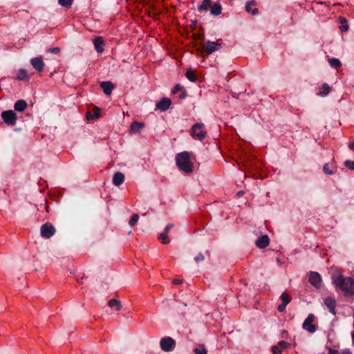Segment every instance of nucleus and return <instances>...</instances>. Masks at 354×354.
Returning <instances> with one entry per match:
<instances>
[{
	"mask_svg": "<svg viewBox=\"0 0 354 354\" xmlns=\"http://www.w3.org/2000/svg\"><path fill=\"white\" fill-rule=\"evenodd\" d=\"M342 354H352L351 352L350 351V350L348 349H346V350H344L343 352L342 353Z\"/></svg>",
	"mask_w": 354,
	"mask_h": 354,
	"instance_id": "09e8293b",
	"label": "nucleus"
},
{
	"mask_svg": "<svg viewBox=\"0 0 354 354\" xmlns=\"http://www.w3.org/2000/svg\"><path fill=\"white\" fill-rule=\"evenodd\" d=\"M108 305L111 308L115 307L117 311H120L121 310V308H122V306H121L120 301L119 300H117V299H111L109 301Z\"/></svg>",
	"mask_w": 354,
	"mask_h": 354,
	"instance_id": "5701e85b",
	"label": "nucleus"
},
{
	"mask_svg": "<svg viewBox=\"0 0 354 354\" xmlns=\"http://www.w3.org/2000/svg\"><path fill=\"white\" fill-rule=\"evenodd\" d=\"M222 6L219 3H215L210 7V13L212 15L218 16L221 13Z\"/></svg>",
	"mask_w": 354,
	"mask_h": 354,
	"instance_id": "aec40b11",
	"label": "nucleus"
},
{
	"mask_svg": "<svg viewBox=\"0 0 354 354\" xmlns=\"http://www.w3.org/2000/svg\"><path fill=\"white\" fill-rule=\"evenodd\" d=\"M330 88L328 84L324 83L322 86V91L319 92L320 95H326L329 93Z\"/></svg>",
	"mask_w": 354,
	"mask_h": 354,
	"instance_id": "c85d7f7f",
	"label": "nucleus"
},
{
	"mask_svg": "<svg viewBox=\"0 0 354 354\" xmlns=\"http://www.w3.org/2000/svg\"><path fill=\"white\" fill-rule=\"evenodd\" d=\"M159 239L163 244H167L169 243V239L167 237V234L162 232L159 236Z\"/></svg>",
	"mask_w": 354,
	"mask_h": 354,
	"instance_id": "72a5a7b5",
	"label": "nucleus"
},
{
	"mask_svg": "<svg viewBox=\"0 0 354 354\" xmlns=\"http://www.w3.org/2000/svg\"><path fill=\"white\" fill-rule=\"evenodd\" d=\"M174 226L173 224H169L167 225L165 228V230H164V232L166 233V234H168L169 230L171 229V227Z\"/></svg>",
	"mask_w": 354,
	"mask_h": 354,
	"instance_id": "37998d69",
	"label": "nucleus"
},
{
	"mask_svg": "<svg viewBox=\"0 0 354 354\" xmlns=\"http://www.w3.org/2000/svg\"><path fill=\"white\" fill-rule=\"evenodd\" d=\"M222 48V44L216 41H207L201 44L200 48H198V50L205 53L209 55L212 54L214 52L220 50Z\"/></svg>",
	"mask_w": 354,
	"mask_h": 354,
	"instance_id": "7ed1b4c3",
	"label": "nucleus"
},
{
	"mask_svg": "<svg viewBox=\"0 0 354 354\" xmlns=\"http://www.w3.org/2000/svg\"><path fill=\"white\" fill-rule=\"evenodd\" d=\"M286 306H287L286 304H284L281 303L277 307L278 311L280 312V313L283 312L286 310Z\"/></svg>",
	"mask_w": 354,
	"mask_h": 354,
	"instance_id": "a19ab883",
	"label": "nucleus"
},
{
	"mask_svg": "<svg viewBox=\"0 0 354 354\" xmlns=\"http://www.w3.org/2000/svg\"><path fill=\"white\" fill-rule=\"evenodd\" d=\"M270 243V238L267 234H263L255 241V245L259 249L266 248Z\"/></svg>",
	"mask_w": 354,
	"mask_h": 354,
	"instance_id": "9d476101",
	"label": "nucleus"
},
{
	"mask_svg": "<svg viewBox=\"0 0 354 354\" xmlns=\"http://www.w3.org/2000/svg\"><path fill=\"white\" fill-rule=\"evenodd\" d=\"M100 87L103 89L104 93L109 95L111 93L114 86L111 82L104 81L100 83Z\"/></svg>",
	"mask_w": 354,
	"mask_h": 354,
	"instance_id": "f3484780",
	"label": "nucleus"
},
{
	"mask_svg": "<svg viewBox=\"0 0 354 354\" xmlns=\"http://www.w3.org/2000/svg\"><path fill=\"white\" fill-rule=\"evenodd\" d=\"M339 23L341 24V26L339 27L341 30L344 32L347 31L348 30V25L347 24V20L346 19V18L340 17L339 18Z\"/></svg>",
	"mask_w": 354,
	"mask_h": 354,
	"instance_id": "a878e982",
	"label": "nucleus"
},
{
	"mask_svg": "<svg viewBox=\"0 0 354 354\" xmlns=\"http://www.w3.org/2000/svg\"><path fill=\"white\" fill-rule=\"evenodd\" d=\"M161 349L165 352H170L176 347V341L171 337H164L160 341Z\"/></svg>",
	"mask_w": 354,
	"mask_h": 354,
	"instance_id": "423d86ee",
	"label": "nucleus"
},
{
	"mask_svg": "<svg viewBox=\"0 0 354 354\" xmlns=\"http://www.w3.org/2000/svg\"><path fill=\"white\" fill-rule=\"evenodd\" d=\"M186 77L192 82H195L197 80V77L192 69H189L185 73Z\"/></svg>",
	"mask_w": 354,
	"mask_h": 354,
	"instance_id": "b1692460",
	"label": "nucleus"
},
{
	"mask_svg": "<svg viewBox=\"0 0 354 354\" xmlns=\"http://www.w3.org/2000/svg\"><path fill=\"white\" fill-rule=\"evenodd\" d=\"M271 351L273 354H281L282 351V350L279 348V346L277 344L273 345L271 347Z\"/></svg>",
	"mask_w": 354,
	"mask_h": 354,
	"instance_id": "c9c22d12",
	"label": "nucleus"
},
{
	"mask_svg": "<svg viewBox=\"0 0 354 354\" xmlns=\"http://www.w3.org/2000/svg\"><path fill=\"white\" fill-rule=\"evenodd\" d=\"M30 63L32 67L39 72L42 71L45 66V64L43 62L41 57H37L31 59Z\"/></svg>",
	"mask_w": 354,
	"mask_h": 354,
	"instance_id": "9b49d317",
	"label": "nucleus"
},
{
	"mask_svg": "<svg viewBox=\"0 0 354 354\" xmlns=\"http://www.w3.org/2000/svg\"><path fill=\"white\" fill-rule=\"evenodd\" d=\"M280 299L282 301V304H286V305H288L290 303V297L286 292H283V293H282L281 295Z\"/></svg>",
	"mask_w": 354,
	"mask_h": 354,
	"instance_id": "7c9ffc66",
	"label": "nucleus"
},
{
	"mask_svg": "<svg viewBox=\"0 0 354 354\" xmlns=\"http://www.w3.org/2000/svg\"><path fill=\"white\" fill-rule=\"evenodd\" d=\"M314 319V315L312 313L309 314L302 324L303 328L309 333H315L316 331V326L312 324Z\"/></svg>",
	"mask_w": 354,
	"mask_h": 354,
	"instance_id": "1a4fd4ad",
	"label": "nucleus"
},
{
	"mask_svg": "<svg viewBox=\"0 0 354 354\" xmlns=\"http://www.w3.org/2000/svg\"><path fill=\"white\" fill-rule=\"evenodd\" d=\"M186 95H187L186 92L184 91L182 93L180 94L179 98L180 99H185Z\"/></svg>",
	"mask_w": 354,
	"mask_h": 354,
	"instance_id": "a18cd8bd",
	"label": "nucleus"
},
{
	"mask_svg": "<svg viewBox=\"0 0 354 354\" xmlns=\"http://www.w3.org/2000/svg\"><path fill=\"white\" fill-rule=\"evenodd\" d=\"M323 171L326 174L328 175H332L334 174V171L333 170V166L329 163H326L324 165Z\"/></svg>",
	"mask_w": 354,
	"mask_h": 354,
	"instance_id": "bb28decb",
	"label": "nucleus"
},
{
	"mask_svg": "<svg viewBox=\"0 0 354 354\" xmlns=\"http://www.w3.org/2000/svg\"><path fill=\"white\" fill-rule=\"evenodd\" d=\"M176 163L180 171L187 174L193 171L194 165L190 160L189 153L187 151L177 153L176 156Z\"/></svg>",
	"mask_w": 354,
	"mask_h": 354,
	"instance_id": "f03ea898",
	"label": "nucleus"
},
{
	"mask_svg": "<svg viewBox=\"0 0 354 354\" xmlns=\"http://www.w3.org/2000/svg\"><path fill=\"white\" fill-rule=\"evenodd\" d=\"M194 354H207V350L204 344H200L198 347L194 350Z\"/></svg>",
	"mask_w": 354,
	"mask_h": 354,
	"instance_id": "cd10ccee",
	"label": "nucleus"
},
{
	"mask_svg": "<svg viewBox=\"0 0 354 354\" xmlns=\"http://www.w3.org/2000/svg\"><path fill=\"white\" fill-rule=\"evenodd\" d=\"M58 3L64 7L70 8L72 5L73 0H58Z\"/></svg>",
	"mask_w": 354,
	"mask_h": 354,
	"instance_id": "473e14b6",
	"label": "nucleus"
},
{
	"mask_svg": "<svg viewBox=\"0 0 354 354\" xmlns=\"http://www.w3.org/2000/svg\"><path fill=\"white\" fill-rule=\"evenodd\" d=\"M171 104V101L167 97H163L160 102L156 103V106L158 109L165 111Z\"/></svg>",
	"mask_w": 354,
	"mask_h": 354,
	"instance_id": "f8f14e48",
	"label": "nucleus"
},
{
	"mask_svg": "<svg viewBox=\"0 0 354 354\" xmlns=\"http://www.w3.org/2000/svg\"><path fill=\"white\" fill-rule=\"evenodd\" d=\"M255 2L254 1H248L245 4V10L248 12H251L252 15H255L259 12L258 8H252V6L254 5Z\"/></svg>",
	"mask_w": 354,
	"mask_h": 354,
	"instance_id": "4be33fe9",
	"label": "nucleus"
},
{
	"mask_svg": "<svg viewBox=\"0 0 354 354\" xmlns=\"http://www.w3.org/2000/svg\"><path fill=\"white\" fill-rule=\"evenodd\" d=\"M1 117L3 122L8 126H15L17 123V115L15 111H3L1 113Z\"/></svg>",
	"mask_w": 354,
	"mask_h": 354,
	"instance_id": "39448f33",
	"label": "nucleus"
},
{
	"mask_svg": "<svg viewBox=\"0 0 354 354\" xmlns=\"http://www.w3.org/2000/svg\"><path fill=\"white\" fill-rule=\"evenodd\" d=\"M333 283L336 288L341 290L345 297L354 295V279L350 277H344L341 272H336L332 276Z\"/></svg>",
	"mask_w": 354,
	"mask_h": 354,
	"instance_id": "f257e3e1",
	"label": "nucleus"
},
{
	"mask_svg": "<svg viewBox=\"0 0 354 354\" xmlns=\"http://www.w3.org/2000/svg\"><path fill=\"white\" fill-rule=\"evenodd\" d=\"M344 166L351 170H354V161L347 160L344 162Z\"/></svg>",
	"mask_w": 354,
	"mask_h": 354,
	"instance_id": "f704fd0d",
	"label": "nucleus"
},
{
	"mask_svg": "<svg viewBox=\"0 0 354 354\" xmlns=\"http://www.w3.org/2000/svg\"><path fill=\"white\" fill-rule=\"evenodd\" d=\"M308 281L315 288H319L322 281L321 275L317 272L310 271L308 274Z\"/></svg>",
	"mask_w": 354,
	"mask_h": 354,
	"instance_id": "6e6552de",
	"label": "nucleus"
},
{
	"mask_svg": "<svg viewBox=\"0 0 354 354\" xmlns=\"http://www.w3.org/2000/svg\"><path fill=\"white\" fill-rule=\"evenodd\" d=\"M182 282H183V281H182V280H180V279H174V280H173V283H174V284H180V283H181Z\"/></svg>",
	"mask_w": 354,
	"mask_h": 354,
	"instance_id": "49530a36",
	"label": "nucleus"
},
{
	"mask_svg": "<svg viewBox=\"0 0 354 354\" xmlns=\"http://www.w3.org/2000/svg\"><path fill=\"white\" fill-rule=\"evenodd\" d=\"M28 106V104L24 100H19L14 104V109L16 111L23 112Z\"/></svg>",
	"mask_w": 354,
	"mask_h": 354,
	"instance_id": "a211bd4d",
	"label": "nucleus"
},
{
	"mask_svg": "<svg viewBox=\"0 0 354 354\" xmlns=\"http://www.w3.org/2000/svg\"><path fill=\"white\" fill-rule=\"evenodd\" d=\"M277 345L279 346V348L281 350H283V349L286 348L290 345V344L282 340V341L279 342Z\"/></svg>",
	"mask_w": 354,
	"mask_h": 354,
	"instance_id": "e433bc0d",
	"label": "nucleus"
},
{
	"mask_svg": "<svg viewBox=\"0 0 354 354\" xmlns=\"http://www.w3.org/2000/svg\"><path fill=\"white\" fill-rule=\"evenodd\" d=\"M124 181V175L121 172H117L113 177V184L115 186H120Z\"/></svg>",
	"mask_w": 354,
	"mask_h": 354,
	"instance_id": "6ab92c4d",
	"label": "nucleus"
},
{
	"mask_svg": "<svg viewBox=\"0 0 354 354\" xmlns=\"http://www.w3.org/2000/svg\"><path fill=\"white\" fill-rule=\"evenodd\" d=\"M55 228L50 223H45L41 225L40 229L41 236L45 239H49L55 233Z\"/></svg>",
	"mask_w": 354,
	"mask_h": 354,
	"instance_id": "0eeeda50",
	"label": "nucleus"
},
{
	"mask_svg": "<svg viewBox=\"0 0 354 354\" xmlns=\"http://www.w3.org/2000/svg\"><path fill=\"white\" fill-rule=\"evenodd\" d=\"M328 64L331 67L337 68L342 66V63L339 59L333 57L328 59Z\"/></svg>",
	"mask_w": 354,
	"mask_h": 354,
	"instance_id": "393cba45",
	"label": "nucleus"
},
{
	"mask_svg": "<svg viewBox=\"0 0 354 354\" xmlns=\"http://www.w3.org/2000/svg\"><path fill=\"white\" fill-rule=\"evenodd\" d=\"M212 6V0H203L202 3L198 6V11L207 10Z\"/></svg>",
	"mask_w": 354,
	"mask_h": 354,
	"instance_id": "412c9836",
	"label": "nucleus"
},
{
	"mask_svg": "<svg viewBox=\"0 0 354 354\" xmlns=\"http://www.w3.org/2000/svg\"><path fill=\"white\" fill-rule=\"evenodd\" d=\"M205 259V257L202 253H198V255L194 258L196 263L203 261Z\"/></svg>",
	"mask_w": 354,
	"mask_h": 354,
	"instance_id": "58836bf2",
	"label": "nucleus"
},
{
	"mask_svg": "<svg viewBox=\"0 0 354 354\" xmlns=\"http://www.w3.org/2000/svg\"><path fill=\"white\" fill-rule=\"evenodd\" d=\"M48 51L53 54H57L60 52V48L59 47H54L49 48Z\"/></svg>",
	"mask_w": 354,
	"mask_h": 354,
	"instance_id": "ea45409f",
	"label": "nucleus"
},
{
	"mask_svg": "<svg viewBox=\"0 0 354 354\" xmlns=\"http://www.w3.org/2000/svg\"><path fill=\"white\" fill-rule=\"evenodd\" d=\"M207 133L204 129V124L203 123H196L191 129V136L198 140H202L205 138Z\"/></svg>",
	"mask_w": 354,
	"mask_h": 354,
	"instance_id": "20e7f679",
	"label": "nucleus"
},
{
	"mask_svg": "<svg viewBox=\"0 0 354 354\" xmlns=\"http://www.w3.org/2000/svg\"><path fill=\"white\" fill-rule=\"evenodd\" d=\"M145 127L143 122H139L134 121L131 124L130 126V133L135 134L139 133Z\"/></svg>",
	"mask_w": 354,
	"mask_h": 354,
	"instance_id": "2eb2a0df",
	"label": "nucleus"
},
{
	"mask_svg": "<svg viewBox=\"0 0 354 354\" xmlns=\"http://www.w3.org/2000/svg\"><path fill=\"white\" fill-rule=\"evenodd\" d=\"M183 87L182 86H180V84H176L172 89L171 92L173 94H176L177 93H178L179 91H183Z\"/></svg>",
	"mask_w": 354,
	"mask_h": 354,
	"instance_id": "4c0bfd02",
	"label": "nucleus"
},
{
	"mask_svg": "<svg viewBox=\"0 0 354 354\" xmlns=\"http://www.w3.org/2000/svg\"><path fill=\"white\" fill-rule=\"evenodd\" d=\"M328 354H339V351L333 348H329Z\"/></svg>",
	"mask_w": 354,
	"mask_h": 354,
	"instance_id": "c03bdc74",
	"label": "nucleus"
},
{
	"mask_svg": "<svg viewBox=\"0 0 354 354\" xmlns=\"http://www.w3.org/2000/svg\"><path fill=\"white\" fill-rule=\"evenodd\" d=\"M93 45L95 50L98 53H102L104 51V43L102 37H97L93 39Z\"/></svg>",
	"mask_w": 354,
	"mask_h": 354,
	"instance_id": "4468645a",
	"label": "nucleus"
},
{
	"mask_svg": "<svg viewBox=\"0 0 354 354\" xmlns=\"http://www.w3.org/2000/svg\"><path fill=\"white\" fill-rule=\"evenodd\" d=\"M27 77V71L25 69H19L17 74L18 80H23Z\"/></svg>",
	"mask_w": 354,
	"mask_h": 354,
	"instance_id": "c756f323",
	"label": "nucleus"
},
{
	"mask_svg": "<svg viewBox=\"0 0 354 354\" xmlns=\"http://www.w3.org/2000/svg\"><path fill=\"white\" fill-rule=\"evenodd\" d=\"M192 37L194 40H199L203 38V34H193Z\"/></svg>",
	"mask_w": 354,
	"mask_h": 354,
	"instance_id": "79ce46f5",
	"label": "nucleus"
},
{
	"mask_svg": "<svg viewBox=\"0 0 354 354\" xmlns=\"http://www.w3.org/2000/svg\"><path fill=\"white\" fill-rule=\"evenodd\" d=\"M138 219H139L138 214H133L131 216V219H130V221L129 222V225L130 226H134L137 223Z\"/></svg>",
	"mask_w": 354,
	"mask_h": 354,
	"instance_id": "2f4dec72",
	"label": "nucleus"
},
{
	"mask_svg": "<svg viewBox=\"0 0 354 354\" xmlns=\"http://www.w3.org/2000/svg\"><path fill=\"white\" fill-rule=\"evenodd\" d=\"M244 194V192L243 191H239L237 193H236V195L238 197H241L242 196H243Z\"/></svg>",
	"mask_w": 354,
	"mask_h": 354,
	"instance_id": "de8ad7c7",
	"label": "nucleus"
},
{
	"mask_svg": "<svg viewBox=\"0 0 354 354\" xmlns=\"http://www.w3.org/2000/svg\"><path fill=\"white\" fill-rule=\"evenodd\" d=\"M352 344L354 346V332L351 333Z\"/></svg>",
	"mask_w": 354,
	"mask_h": 354,
	"instance_id": "8fccbe9b",
	"label": "nucleus"
},
{
	"mask_svg": "<svg viewBox=\"0 0 354 354\" xmlns=\"http://www.w3.org/2000/svg\"><path fill=\"white\" fill-rule=\"evenodd\" d=\"M100 109L97 106H95L91 111H89L86 112V118L88 120L98 118L100 115Z\"/></svg>",
	"mask_w": 354,
	"mask_h": 354,
	"instance_id": "dca6fc26",
	"label": "nucleus"
},
{
	"mask_svg": "<svg viewBox=\"0 0 354 354\" xmlns=\"http://www.w3.org/2000/svg\"><path fill=\"white\" fill-rule=\"evenodd\" d=\"M324 304L328 308L329 312L333 315H335V307H336V301L335 299L331 297H327L324 299Z\"/></svg>",
	"mask_w": 354,
	"mask_h": 354,
	"instance_id": "ddd939ff",
	"label": "nucleus"
}]
</instances>
